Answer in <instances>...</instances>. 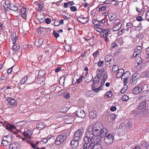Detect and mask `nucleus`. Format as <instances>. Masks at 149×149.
Masks as SVG:
<instances>
[{
  "instance_id": "obj_1",
  "label": "nucleus",
  "mask_w": 149,
  "mask_h": 149,
  "mask_svg": "<svg viewBox=\"0 0 149 149\" xmlns=\"http://www.w3.org/2000/svg\"><path fill=\"white\" fill-rule=\"evenodd\" d=\"M70 135V132L68 130H65L63 131L62 134L59 135L55 140V144L59 145L63 144L66 142V139Z\"/></svg>"
},
{
  "instance_id": "obj_2",
  "label": "nucleus",
  "mask_w": 149,
  "mask_h": 149,
  "mask_svg": "<svg viewBox=\"0 0 149 149\" xmlns=\"http://www.w3.org/2000/svg\"><path fill=\"white\" fill-rule=\"evenodd\" d=\"M95 134L94 130L92 129L91 126H89L86 130L84 138V141L85 142L90 143L93 141V139Z\"/></svg>"
},
{
  "instance_id": "obj_3",
  "label": "nucleus",
  "mask_w": 149,
  "mask_h": 149,
  "mask_svg": "<svg viewBox=\"0 0 149 149\" xmlns=\"http://www.w3.org/2000/svg\"><path fill=\"white\" fill-rule=\"evenodd\" d=\"M84 133L83 128L82 127H80L75 132L74 136V139L80 141L82 138Z\"/></svg>"
},
{
  "instance_id": "obj_4",
  "label": "nucleus",
  "mask_w": 149,
  "mask_h": 149,
  "mask_svg": "<svg viewBox=\"0 0 149 149\" xmlns=\"http://www.w3.org/2000/svg\"><path fill=\"white\" fill-rule=\"evenodd\" d=\"M114 138V136L113 134H109L105 137L104 142L107 145L110 144L113 142Z\"/></svg>"
},
{
  "instance_id": "obj_5",
  "label": "nucleus",
  "mask_w": 149,
  "mask_h": 149,
  "mask_svg": "<svg viewBox=\"0 0 149 149\" xmlns=\"http://www.w3.org/2000/svg\"><path fill=\"white\" fill-rule=\"evenodd\" d=\"M92 129L94 130L95 134L99 133L100 131L102 129L103 126L101 124L97 123L95 124L93 126H91Z\"/></svg>"
},
{
  "instance_id": "obj_6",
  "label": "nucleus",
  "mask_w": 149,
  "mask_h": 149,
  "mask_svg": "<svg viewBox=\"0 0 149 149\" xmlns=\"http://www.w3.org/2000/svg\"><path fill=\"white\" fill-rule=\"evenodd\" d=\"M118 72L116 74L117 77L120 78L123 76H125L127 74L129 75V76L130 75V73L128 71H126L125 72L124 70L122 69H120L118 70Z\"/></svg>"
},
{
  "instance_id": "obj_7",
  "label": "nucleus",
  "mask_w": 149,
  "mask_h": 149,
  "mask_svg": "<svg viewBox=\"0 0 149 149\" xmlns=\"http://www.w3.org/2000/svg\"><path fill=\"white\" fill-rule=\"evenodd\" d=\"M44 40L43 38H39L36 39L35 43V46L38 48L40 47L43 43L45 44L46 43L45 42L46 40Z\"/></svg>"
},
{
  "instance_id": "obj_8",
  "label": "nucleus",
  "mask_w": 149,
  "mask_h": 149,
  "mask_svg": "<svg viewBox=\"0 0 149 149\" xmlns=\"http://www.w3.org/2000/svg\"><path fill=\"white\" fill-rule=\"evenodd\" d=\"M143 88L141 85H137L132 90V92L135 94H138L142 91Z\"/></svg>"
},
{
  "instance_id": "obj_9",
  "label": "nucleus",
  "mask_w": 149,
  "mask_h": 149,
  "mask_svg": "<svg viewBox=\"0 0 149 149\" xmlns=\"http://www.w3.org/2000/svg\"><path fill=\"white\" fill-rule=\"evenodd\" d=\"M79 141V140L74 139L71 141L70 146L72 149H75L78 147Z\"/></svg>"
},
{
  "instance_id": "obj_10",
  "label": "nucleus",
  "mask_w": 149,
  "mask_h": 149,
  "mask_svg": "<svg viewBox=\"0 0 149 149\" xmlns=\"http://www.w3.org/2000/svg\"><path fill=\"white\" fill-rule=\"evenodd\" d=\"M33 133V131L30 130H28L23 133L24 136L25 137L29 139H31V137Z\"/></svg>"
},
{
  "instance_id": "obj_11",
  "label": "nucleus",
  "mask_w": 149,
  "mask_h": 149,
  "mask_svg": "<svg viewBox=\"0 0 149 149\" xmlns=\"http://www.w3.org/2000/svg\"><path fill=\"white\" fill-rule=\"evenodd\" d=\"M75 114L79 118H84L85 116V112L83 110L76 111L75 112Z\"/></svg>"
},
{
  "instance_id": "obj_12",
  "label": "nucleus",
  "mask_w": 149,
  "mask_h": 149,
  "mask_svg": "<svg viewBox=\"0 0 149 149\" xmlns=\"http://www.w3.org/2000/svg\"><path fill=\"white\" fill-rule=\"evenodd\" d=\"M147 102L146 101H142L140 102L139 105L136 109L137 110H141L144 108H146Z\"/></svg>"
},
{
  "instance_id": "obj_13",
  "label": "nucleus",
  "mask_w": 149,
  "mask_h": 149,
  "mask_svg": "<svg viewBox=\"0 0 149 149\" xmlns=\"http://www.w3.org/2000/svg\"><path fill=\"white\" fill-rule=\"evenodd\" d=\"M107 130L106 128L103 127L102 129L101 130L97 135H99L101 137L103 138L107 134Z\"/></svg>"
},
{
  "instance_id": "obj_14",
  "label": "nucleus",
  "mask_w": 149,
  "mask_h": 149,
  "mask_svg": "<svg viewBox=\"0 0 149 149\" xmlns=\"http://www.w3.org/2000/svg\"><path fill=\"white\" fill-rule=\"evenodd\" d=\"M93 144L91 143H87L85 142L83 146V149H93Z\"/></svg>"
},
{
  "instance_id": "obj_15",
  "label": "nucleus",
  "mask_w": 149,
  "mask_h": 149,
  "mask_svg": "<svg viewBox=\"0 0 149 149\" xmlns=\"http://www.w3.org/2000/svg\"><path fill=\"white\" fill-rule=\"evenodd\" d=\"M91 143H92L93 145L92 149H103L102 145L100 143H95L91 142Z\"/></svg>"
},
{
  "instance_id": "obj_16",
  "label": "nucleus",
  "mask_w": 149,
  "mask_h": 149,
  "mask_svg": "<svg viewBox=\"0 0 149 149\" xmlns=\"http://www.w3.org/2000/svg\"><path fill=\"white\" fill-rule=\"evenodd\" d=\"M96 111H90L89 113V117L90 118L93 119L97 117Z\"/></svg>"
},
{
  "instance_id": "obj_17",
  "label": "nucleus",
  "mask_w": 149,
  "mask_h": 149,
  "mask_svg": "<svg viewBox=\"0 0 149 149\" xmlns=\"http://www.w3.org/2000/svg\"><path fill=\"white\" fill-rule=\"evenodd\" d=\"M20 13L21 16L23 18H26V8L22 7Z\"/></svg>"
},
{
  "instance_id": "obj_18",
  "label": "nucleus",
  "mask_w": 149,
  "mask_h": 149,
  "mask_svg": "<svg viewBox=\"0 0 149 149\" xmlns=\"http://www.w3.org/2000/svg\"><path fill=\"white\" fill-rule=\"evenodd\" d=\"M18 145L15 142L10 143V149H19Z\"/></svg>"
},
{
  "instance_id": "obj_19",
  "label": "nucleus",
  "mask_w": 149,
  "mask_h": 149,
  "mask_svg": "<svg viewBox=\"0 0 149 149\" xmlns=\"http://www.w3.org/2000/svg\"><path fill=\"white\" fill-rule=\"evenodd\" d=\"M16 130V128L15 126L13 125L10 124V132L12 133L13 134L16 135L17 134V132L15 131Z\"/></svg>"
},
{
  "instance_id": "obj_20",
  "label": "nucleus",
  "mask_w": 149,
  "mask_h": 149,
  "mask_svg": "<svg viewBox=\"0 0 149 149\" xmlns=\"http://www.w3.org/2000/svg\"><path fill=\"white\" fill-rule=\"evenodd\" d=\"M124 126L125 127V128H126L127 130H130L133 127L132 123L131 121L129 120L127 122L126 124Z\"/></svg>"
},
{
  "instance_id": "obj_21",
  "label": "nucleus",
  "mask_w": 149,
  "mask_h": 149,
  "mask_svg": "<svg viewBox=\"0 0 149 149\" xmlns=\"http://www.w3.org/2000/svg\"><path fill=\"white\" fill-rule=\"evenodd\" d=\"M139 110L136 109L131 112V114L133 117L136 118L138 116L140 115Z\"/></svg>"
},
{
  "instance_id": "obj_22",
  "label": "nucleus",
  "mask_w": 149,
  "mask_h": 149,
  "mask_svg": "<svg viewBox=\"0 0 149 149\" xmlns=\"http://www.w3.org/2000/svg\"><path fill=\"white\" fill-rule=\"evenodd\" d=\"M94 139L95 142V143H100L101 138L102 137L99 135H95L94 136Z\"/></svg>"
},
{
  "instance_id": "obj_23",
  "label": "nucleus",
  "mask_w": 149,
  "mask_h": 149,
  "mask_svg": "<svg viewBox=\"0 0 149 149\" xmlns=\"http://www.w3.org/2000/svg\"><path fill=\"white\" fill-rule=\"evenodd\" d=\"M107 78L108 75L107 73H106L104 74V75L102 79L100 84H101L102 85H104Z\"/></svg>"
},
{
  "instance_id": "obj_24",
  "label": "nucleus",
  "mask_w": 149,
  "mask_h": 149,
  "mask_svg": "<svg viewBox=\"0 0 149 149\" xmlns=\"http://www.w3.org/2000/svg\"><path fill=\"white\" fill-rule=\"evenodd\" d=\"M140 144L143 147L145 148V149H149V143L147 142L142 141Z\"/></svg>"
},
{
  "instance_id": "obj_25",
  "label": "nucleus",
  "mask_w": 149,
  "mask_h": 149,
  "mask_svg": "<svg viewBox=\"0 0 149 149\" xmlns=\"http://www.w3.org/2000/svg\"><path fill=\"white\" fill-rule=\"evenodd\" d=\"M121 21L120 19L117 18L113 20V25L119 26L120 24Z\"/></svg>"
},
{
  "instance_id": "obj_26",
  "label": "nucleus",
  "mask_w": 149,
  "mask_h": 149,
  "mask_svg": "<svg viewBox=\"0 0 149 149\" xmlns=\"http://www.w3.org/2000/svg\"><path fill=\"white\" fill-rule=\"evenodd\" d=\"M45 74V73L44 71L40 70L38 73V77L39 78H42L44 77Z\"/></svg>"
},
{
  "instance_id": "obj_27",
  "label": "nucleus",
  "mask_w": 149,
  "mask_h": 149,
  "mask_svg": "<svg viewBox=\"0 0 149 149\" xmlns=\"http://www.w3.org/2000/svg\"><path fill=\"white\" fill-rule=\"evenodd\" d=\"M140 115H144L147 114V109L146 108H144L139 110Z\"/></svg>"
},
{
  "instance_id": "obj_28",
  "label": "nucleus",
  "mask_w": 149,
  "mask_h": 149,
  "mask_svg": "<svg viewBox=\"0 0 149 149\" xmlns=\"http://www.w3.org/2000/svg\"><path fill=\"white\" fill-rule=\"evenodd\" d=\"M38 10L39 12L41 11L44 7V3L42 2H39L38 3Z\"/></svg>"
},
{
  "instance_id": "obj_29",
  "label": "nucleus",
  "mask_w": 149,
  "mask_h": 149,
  "mask_svg": "<svg viewBox=\"0 0 149 149\" xmlns=\"http://www.w3.org/2000/svg\"><path fill=\"white\" fill-rule=\"evenodd\" d=\"M10 105L13 107H15L17 105V103L15 100L10 97Z\"/></svg>"
},
{
  "instance_id": "obj_30",
  "label": "nucleus",
  "mask_w": 149,
  "mask_h": 149,
  "mask_svg": "<svg viewBox=\"0 0 149 149\" xmlns=\"http://www.w3.org/2000/svg\"><path fill=\"white\" fill-rule=\"evenodd\" d=\"M20 49V46L19 44H13L12 47V49L14 51H17L18 50Z\"/></svg>"
},
{
  "instance_id": "obj_31",
  "label": "nucleus",
  "mask_w": 149,
  "mask_h": 149,
  "mask_svg": "<svg viewBox=\"0 0 149 149\" xmlns=\"http://www.w3.org/2000/svg\"><path fill=\"white\" fill-rule=\"evenodd\" d=\"M65 79V77L63 76L61 77L59 81V83L60 85H61L63 86H64V83Z\"/></svg>"
},
{
  "instance_id": "obj_32",
  "label": "nucleus",
  "mask_w": 149,
  "mask_h": 149,
  "mask_svg": "<svg viewBox=\"0 0 149 149\" xmlns=\"http://www.w3.org/2000/svg\"><path fill=\"white\" fill-rule=\"evenodd\" d=\"M18 10V8L15 5H13L10 3V10L16 11Z\"/></svg>"
},
{
  "instance_id": "obj_33",
  "label": "nucleus",
  "mask_w": 149,
  "mask_h": 149,
  "mask_svg": "<svg viewBox=\"0 0 149 149\" xmlns=\"http://www.w3.org/2000/svg\"><path fill=\"white\" fill-rule=\"evenodd\" d=\"M108 17L110 22L113 21L115 18V15L114 13H111V14H109L108 15Z\"/></svg>"
},
{
  "instance_id": "obj_34",
  "label": "nucleus",
  "mask_w": 149,
  "mask_h": 149,
  "mask_svg": "<svg viewBox=\"0 0 149 149\" xmlns=\"http://www.w3.org/2000/svg\"><path fill=\"white\" fill-rule=\"evenodd\" d=\"M113 59L112 56L111 55H108L105 56V60L107 63H108Z\"/></svg>"
},
{
  "instance_id": "obj_35",
  "label": "nucleus",
  "mask_w": 149,
  "mask_h": 149,
  "mask_svg": "<svg viewBox=\"0 0 149 149\" xmlns=\"http://www.w3.org/2000/svg\"><path fill=\"white\" fill-rule=\"evenodd\" d=\"M134 77L138 81V79L140 78L141 75L137 73H135L133 74L131 77Z\"/></svg>"
},
{
  "instance_id": "obj_36",
  "label": "nucleus",
  "mask_w": 149,
  "mask_h": 149,
  "mask_svg": "<svg viewBox=\"0 0 149 149\" xmlns=\"http://www.w3.org/2000/svg\"><path fill=\"white\" fill-rule=\"evenodd\" d=\"M110 29L108 28L106 29H103L102 32L103 33V35H104V36H106L107 35L108 36V34L110 33Z\"/></svg>"
},
{
  "instance_id": "obj_37",
  "label": "nucleus",
  "mask_w": 149,
  "mask_h": 149,
  "mask_svg": "<svg viewBox=\"0 0 149 149\" xmlns=\"http://www.w3.org/2000/svg\"><path fill=\"white\" fill-rule=\"evenodd\" d=\"M130 83L133 84H136L138 80L136 79L134 77H131L130 79Z\"/></svg>"
},
{
  "instance_id": "obj_38",
  "label": "nucleus",
  "mask_w": 149,
  "mask_h": 149,
  "mask_svg": "<svg viewBox=\"0 0 149 149\" xmlns=\"http://www.w3.org/2000/svg\"><path fill=\"white\" fill-rule=\"evenodd\" d=\"M28 77V76H25L23 78H22L20 82V85L24 84L27 80Z\"/></svg>"
},
{
  "instance_id": "obj_39",
  "label": "nucleus",
  "mask_w": 149,
  "mask_h": 149,
  "mask_svg": "<svg viewBox=\"0 0 149 149\" xmlns=\"http://www.w3.org/2000/svg\"><path fill=\"white\" fill-rule=\"evenodd\" d=\"M99 26L102 27L104 26L105 25V20L104 19H102V20L99 21Z\"/></svg>"
},
{
  "instance_id": "obj_40",
  "label": "nucleus",
  "mask_w": 149,
  "mask_h": 149,
  "mask_svg": "<svg viewBox=\"0 0 149 149\" xmlns=\"http://www.w3.org/2000/svg\"><path fill=\"white\" fill-rule=\"evenodd\" d=\"M100 80L96 79V77H95L93 79V84L92 86H96L95 84H98L100 81Z\"/></svg>"
},
{
  "instance_id": "obj_41",
  "label": "nucleus",
  "mask_w": 149,
  "mask_h": 149,
  "mask_svg": "<svg viewBox=\"0 0 149 149\" xmlns=\"http://www.w3.org/2000/svg\"><path fill=\"white\" fill-rule=\"evenodd\" d=\"M87 78L86 79V81L87 83H88L89 82L92 81L93 78V77L92 75L90 74L87 76Z\"/></svg>"
},
{
  "instance_id": "obj_42",
  "label": "nucleus",
  "mask_w": 149,
  "mask_h": 149,
  "mask_svg": "<svg viewBox=\"0 0 149 149\" xmlns=\"http://www.w3.org/2000/svg\"><path fill=\"white\" fill-rule=\"evenodd\" d=\"M103 5L102 4H100L98 6V8H99V10H100L101 11L105 10L106 9L107 7L106 6H102Z\"/></svg>"
},
{
  "instance_id": "obj_43",
  "label": "nucleus",
  "mask_w": 149,
  "mask_h": 149,
  "mask_svg": "<svg viewBox=\"0 0 149 149\" xmlns=\"http://www.w3.org/2000/svg\"><path fill=\"white\" fill-rule=\"evenodd\" d=\"M129 97L125 95H123L121 97V99L123 101H127L129 99Z\"/></svg>"
},
{
  "instance_id": "obj_44",
  "label": "nucleus",
  "mask_w": 149,
  "mask_h": 149,
  "mask_svg": "<svg viewBox=\"0 0 149 149\" xmlns=\"http://www.w3.org/2000/svg\"><path fill=\"white\" fill-rule=\"evenodd\" d=\"M142 50V47L140 46H138L137 47V49H135V51H136V52H137V53L139 54L141 52Z\"/></svg>"
},
{
  "instance_id": "obj_45",
  "label": "nucleus",
  "mask_w": 149,
  "mask_h": 149,
  "mask_svg": "<svg viewBox=\"0 0 149 149\" xmlns=\"http://www.w3.org/2000/svg\"><path fill=\"white\" fill-rule=\"evenodd\" d=\"M11 39H14V38H18V36H17L16 34V33L15 32H12L11 34Z\"/></svg>"
},
{
  "instance_id": "obj_46",
  "label": "nucleus",
  "mask_w": 149,
  "mask_h": 149,
  "mask_svg": "<svg viewBox=\"0 0 149 149\" xmlns=\"http://www.w3.org/2000/svg\"><path fill=\"white\" fill-rule=\"evenodd\" d=\"M113 95L111 91H109L108 92H107L105 96H107V97H108L109 98L111 97Z\"/></svg>"
},
{
  "instance_id": "obj_47",
  "label": "nucleus",
  "mask_w": 149,
  "mask_h": 149,
  "mask_svg": "<svg viewBox=\"0 0 149 149\" xmlns=\"http://www.w3.org/2000/svg\"><path fill=\"white\" fill-rule=\"evenodd\" d=\"M119 67L118 66L116 65H114L112 68V70L113 72H116L118 70H119Z\"/></svg>"
},
{
  "instance_id": "obj_48",
  "label": "nucleus",
  "mask_w": 149,
  "mask_h": 149,
  "mask_svg": "<svg viewBox=\"0 0 149 149\" xmlns=\"http://www.w3.org/2000/svg\"><path fill=\"white\" fill-rule=\"evenodd\" d=\"M108 63H109V64H107V65H108L110 67L114 64L115 60L113 58L111 60V61H110Z\"/></svg>"
},
{
  "instance_id": "obj_49",
  "label": "nucleus",
  "mask_w": 149,
  "mask_h": 149,
  "mask_svg": "<svg viewBox=\"0 0 149 149\" xmlns=\"http://www.w3.org/2000/svg\"><path fill=\"white\" fill-rule=\"evenodd\" d=\"M28 143L30 144L32 148L33 149H35L36 148V145L32 142V141L29 140L28 142Z\"/></svg>"
},
{
  "instance_id": "obj_50",
  "label": "nucleus",
  "mask_w": 149,
  "mask_h": 149,
  "mask_svg": "<svg viewBox=\"0 0 149 149\" xmlns=\"http://www.w3.org/2000/svg\"><path fill=\"white\" fill-rule=\"evenodd\" d=\"M93 23L95 25L99 26V20L97 19H94L93 20Z\"/></svg>"
},
{
  "instance_id": "obj_51",
  "label": "nucleus",
  "mask_w": 149,
  "mask_h": 149,
  "mask_svg": "<svg viewBox=\"0 0 149 149\" xmlns=\"http://www.w3.org/2000/svg\"><path fill=\"white\" fill-rule=\"evenodd\" d=\"M122 26V24H121L120 25V26L119 27V26H114L113 27V31H118V30L119 29L121 28V26Z\"/></svg>"
},
{
  "instance_id": "obj_52",
  "label": "nucleus",
  "mask_w": 149,
  "mask_h": 149,
  "mask_svg": "<svg viewBox=\"0 0 149 149\" xmlns=\"http://www.w3.org/2000/svg\"><path fill=\"white\" fill-rule=\"evenodd\" d=\"M89 16H88L86 18H85V19H87V20H85V21H83L82 22H81L80 20H79L78 19H77V20L79 22H80L82 24H85L86 23L88 22L89 21Z\"/></svg>"
},
{
  "instance_id": "obj_53",
  "label": "nucleus",
  "mask_w": 149,
  "mask_h": 149,
  "mask_svg": "<svg viewBox=\"0 0 149 149\" xmlns=\"http://www.w3.org/2000/svg\"><path fill=\"white\" fill-rule=\"evenodd\" d=\"M124 77H125L124 78V79H123L124 84V86H126L127 84V79L129 78L130 76H129V75L128 76H127V75H126Z\"/></svg>"
},
{
  "instance_id": "obj_54",
  "label": "nucleus",
  "mask_w": 149,
  "mask_h": 149,
  "mask_svg": "<svg viewBox=\"0 0 149 149\" xmlns=\"http://www.w3.org/2000/svg\"><path fill=\"white\" fill-rule=\"evenodd\" d=\"M115 42H116L117 44L120 43V45H122L123 44L122 38H120L119 39H116L115 41Z\"/></svg>"
},
{
  "instance_id": "obj_55",
  "label": "nucleus",
  "mask_w": 149,
  "mask_h": 149,
  "mask_svg": "<svg viewBox=\"0 0 149 149\" xmlns=\"http://www.w3.org/2000/svg\"><path fill=\"white\" fill-rule=\"evenodd\" d=\"M117 116V115L114 114H112L109 116V118L111 120L113 121L116 118Z\"/></svg>"
},
{
  "instance_id": "obj_56",
  "label": "nucleus",
  "mask_w": 149,
  "mask_h": 149,
  "mask_svg": "<svg viewBox=\"0 0 149 149\" xmlns=\"http://www.w3.org/2000/svg\"><path fill=\"white\" fill-rule=\"evenodd\" d=\"M89 41V43L90 45L92 46L95 44V42L94 41V39L92 38H90Z\"/></svg>"
},
{
  "instance_id": "obj_57",
  "label": "nucleus",
  "mask_w": 149,
  "mask_h": 149,
  "mask_svg": "<svg viewBox=\"0 0 149 149\" xmlns=\"http://www.w3.org/2000/svg\"><path fill=\"white\" fill-rule=\"evenodd\" d=\"M144 93L143 92L141 94L139 97H138V99L139 100H141L143 99V97L145 96V95L143 94Z\"/></svg>"
},
{
  "instance_id": "obj_58",
  "label": "nucleus",
  "mask_w": 149,
  "mask_h": 149,
  "mask_svg": "<svg viewBox=\"0 0 149 149\" xmlns=\"http://www.w3.org/2000/svg\"><path fill=\"white\" fill-rule=\"evenodd\" d=\"M137 21H136V20H135L134 23H133V24H134V25L133 26L134 27H137V28H141V29H142V28H141V23H139L138 25H136V24H135L137 22Z\"/></svg>"
},
{
  "instance_id": "obj_59",
  "label": "nucleus",
  "mask_w": 149,
  "mask_h": 149,
  "mask_svg": "<svg viewBox=\"0 0 149 149\" xmlns=\"http://www.w3.org/2000/svg\"><path fill=\"white\" fill-rule=\"evenodd\" d=\"M104 64V62L103 61H100V59L99 60V61L98 63L97 66L99 67H101Z\"/></svg>"
},
{
  "instance_id": "obj_60",
  "label": "nucleus",
  "mask_w": 149,
  "mask_h": 149,
  "mask_svg": "<svg viewBox=\"0 0 149 149\" xmlns=\"http://www.w3.org/2000/svg\"><path fill=\"white\" fill-rule=\"evenodd\" d=\"M96 86H92V89L93 91L95 92H99L100 91L98 88H95Z\"/></svg>"
},
{
  "instance_id": "obj_61",
  "label": "nucleus",
  "mask_w": 149,
  "mask_h": 149,
  "mask_svg": "<svg viewBox=\"0 0 149 149\" xmlns=\"http://www.w3.org/2000/svg\"><path fill=\"white\" fill-rule=\"evenodd\" d=\"M44 17V16L42 14H37L36 15V17L38 20H40V19H42V18Z\"/></svg>"
},
{
  "instance_id": "obj_62",
  "label": "nucleus",
  "mask_w": 149,
  "mask_h": 149,
  "mask_svg": "<svg viewBox=\"0 0 149 149\" xmlns=\"http://www.w3.org/2000/svg\"><path fill=\"white\" fill-rule=\"evenodd\" d=\"M53 35L54 37L56 38H57L59 36V34L56 32L55 31H54L53 32Z\"/></svg>"
},
{
  "instance_id": "obj_63",
  "label": "nucleus",
  "mask_w": 149,
  "mask_h": 149,
  "mask_svg": "<svg viewBox=\"0 0 149 149\" xmlns=\"http://www.w3.org/2000/svg\"><path fill=\"white\" fill-rule=\"evenodd\" d=\"M133 26L132 23L130 22H129L126 24V27L128 28H131Z\"/></svg>"
},
{
  "instance_id": "obj_64",
  "label": "nucleus",
  "mask_w": 149,
  "mask_h": 149,
  "mask_svg": "<svg viewBox=\"0 0 149 149\" xmlns=\"http://www.w3.org/2000/svg\"><path fill=\"white\" fill-rule=\"evenodd\" d=\"M99 54V51L97 50L93 54V56L94 57V58H95L96 57H97V55H98Z\"/></svg>"
}]
</instances>
